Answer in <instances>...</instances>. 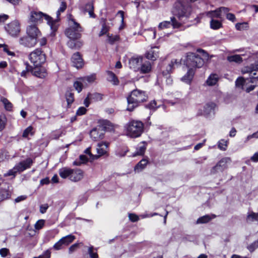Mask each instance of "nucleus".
<instances>
[{
    "label": "nucleus",
    "mask_w": 258,
    "mask_h": 258,
    "mask_svg": "<svg viewBox=\"0 0 258 258\" xmlns=\"http://www.w3.org/2000/svg\"><path fill=\"white\" fill-rule=\"evenodd\" d=\"M147 98L148 96L145 92L138 89L133 90L127 98L128 102L127 110L130 111H133L140 103L146 101Z\"/></svg>",
    "instance_id": "1"
},
{
    "label": "nucleus",
    "mask_w": 258,
    "mask_h": 258,
    "mask_svg": "<svg viewBox=\"0 0 258 258\" xmlns=\"http://www.w3.org/2000/svg\"><path fill=\"white\" fill-rule=\"evenodd\" d=\"M43 19L46 21L47 23L49 25L51 30L55 32L57 29V20H53L51 17L41 12L32 11L30 13L29 21L31 22L36 23L41 22Z\"/></svg>",
    "instance_id": "2"
},
{
    "label": "nucleus",
    "mask_w": 258,
    "mask_h": 258,
    "mask_svg": "<svg viewBox=\"0 0 258 258\" xmlns=\"http://www.w3.org/2000/svg\"><path fill=\"white\" fill-rule=\"evenodd\" d=\"M69 27L65 31V34L70 39H78L81 37L83 31L80 24L73 18L72 15L68 16Z\"/></svg>",
    "instance_id": "3"
},
{
    "label": "nucleus",
    "mask_w": 258,
    "mask_h": 258,
    "mask_svg": "<svg viewBox=\"0 0 258 258\" xmlns=\"http://www.w3.org/2000/svg\"><path fill=\"white\" fill-rule=\"evenodd\" d=\"M126 135L132 138H137L142 134L144 130V124L140 121L132 120L129 122L126 126Z\"/></svg>",
    "instance_id": "4"
},
{
    "label": "nucleus",
    "mask_w": 258,
    "mask_h": 258,
    "mask_svg": "<svg viewBox=\"0 0 258 258\" xmlns=\"http://www.w3.org/2000/svg\"><path fill=\"white\" fill-rule=\"evenodd\" d=\"M33 163V161L31 158H27L25 160L20 162L17 164L13 169L9 170L7 173L4 174V176H13L15 177L17 172H22L27 169L30 168Z\"/></svg>",
    "instance_id": "5"
},
{
    "label": "nucleus",
    "mask_w": 258,
    "mask_h": 258,
    "mask_svg": "<svg viewBox=\"0 0 258 258\" xmlns=\"http://www.w3.org/2000/svg\"><path fill=\"white\" fill-rule=\"evenodd\" d=\"M185 14V12L181 11V13L175 14L174 16L170 18V21H165L159 23L158 25L159 29L162 30L165 28H170L172 26L173 28H178L181 26V23L178 20L183 17Z\"/></svg>",
    "instance_id": "6"
},
{
    "label": "nucleus",
    "mask_w": 258,
    "mask_h": 258,
    "mask_svg": "<svg viewBox=\"0 0 258 258\" xmlns=\"http://www.w3.org/2000/svg\"><path fill=\"white\" fill-rule=\"evenodd\" d=\"M29 59L34 67H40L45 62L46 56L40 48H37L29 55Z\"/></svg>",
    "instance_id": "7"
},
{
    "label": "nucleus",
    "mask_w": 258,
    "mask_h": 258,
    "mask_svg": "<svg viewBox=\"0 0 258 258\" xmlns=\"http://www.w3.org/2000/svg\"><path fill=\"white\" fill-rule=\"evenodd\" d=\"M204 63V59L199 55L194 53H189L187 55L185 64L188 69L201 68Z\"/></svg>",
    "instance_id": "8"
},
{
    "label": "nucleus",
    "mask_w": 258,
    "mask_h": 258,
    "mask_svg": "<svg viewBox=\"0 0 258 258\" xmlns=\"http://www.w3.org/2000/svg\"><path fill=\"white\" fill-rule=\"evenodd\" d=\"M179 64V62L176 59H172L170 61L167 60H164L160 64V70L163 76H168L172 72V70L176 66H178Z\"/></svg>",
    "instance_id": "9"
},
{
    "label": "nucleus",
    "mask_w": 258,
    "mask_h": 258,
    "mask_svg": "<svg viewBox=\"0 0 258 258\" xmlns=\"http://www.w3.org/2000/svg\"><path fill=\"white\" fill-rule=\"evenodd\" d=\"M5 28L7 32L12 37H17L21 31L20 23L17 20L8 24Z\"/></svg>",
    "instance_id": "10"
},
{
    "label": "nucleus",
    "mask_w": 258,
    "mask_h": 258,
    "mask_svg": "<svg viewBox=\"0 0 258 258\" xmlns=\"http://www.w3.org/2000/svg\"><path fill=\"white\" fill-rule=\"evenodd\" d=\"M230 161V158L229 157L223 158L211 169V174H215L223 172L227 168V164Z\"/></svg>",
    "instance_id": "11"
},
{
    "label": "nucleus",
    "mask_w": 258,
    "mask_h": 258,
    "mask_svg": "<svg viewBox=\"0 0 258 258\" xmlns=\"http://www.w3.org/2000/svg\"><path fill=\"white\" fill-rule=\"evenodd\" d=\"M258 70V64H252L249 67H245L242 70V74L248 73L249 74V82L255 83L258 81V75L257 76L256 72Z\"/></svg>",
    "instance_id": "12"
},
{
    "label": "nucleus",
    "mask_w": 258,
    "mask_h": 258,
    "mask_svg": "<svg viewBox=\"0 0 258 258\" xmlns=\"http://www.w3.org/2000/svg\"><path fill=\"white\" fill-rule=\"evenodd\" d=\"M105 130L103 127L99 126L92 129L90 133L91 138L95 141H99L104 138Z\"/></svg>",
    "instance_id": "13"
},
{
    "label": "nucleus",
    "mask_w": 258,
    "mask_h": 258,
    "mask_svg": "<svg viewBox=\"0 0 258 258\" xmlns=\"http://www.w3.org/2000/svg\"><path fill=\"white\" fill-rule=\"evenodd\" d=\"M109 143L107 142H101L98 144L97 152L98 155H94V158L97 159L99 157L106 155L108 150Z\"/></svg>",
    "instance_id": "14"
},
{
    "label": "nucleus",
    "mask_w": 258,
    "mask_h": 258,
    "mask_svg": "<svg viewBox=\"0 0 258 258\" xmlns=\"http://www.w3.org/2000/svg\"><path fill=\"white\" fill-rule=\"evenodd\" d=\"M37 42V40L36 39H34L28 35L23 36L19 39L20 44L27 47H34Z\"/></svg>",
    "instance_id": "15"
},
{
    "label": "nucleus",
    "mask_w": 258,
    "mask_h": 258,
    "mask_svg": "<svg viewBox=\"0 0 258 258\" xmlns=\"http://www.w3.org/2000/svg\"><path fill=\"white\" fill-rule=\"evenodd\" d=\"M215 107L216 104L214 103H208L203 107V109H199L198 114L207 116L214 111Z\"/></svg>",
    "instance_id": "16"
},
{
    "label": "nucleus",
    "mask_w": 258,
    "mask_h": 258,
    "mask_svg": "<svg viewBox=\"0 0 258 258\" xmlns=\"http://www.w3.org/2000/svg\"><path fill=\"white\" fill-rule=\"evenodd\" d=\"M27 35L36 39L41 35V32L35 25H30L26 29Z\"/></svg>",
    "instance_id": "17"
},
{
    "label": "nucleus",
    "mask_w": 258,
    "mask_h": 258,
    "mask_svg": "<svg viewBox=\"0 0 258 258\" xmlns=\"http://www.w3.org/2000/svg\"><path fill=\"white\" fill-rule=\"evenodd\" d=\"M70 180L73 182H78L81 180L84 176L83 171L79 168L72 169Z\"/></svg>",
    "instance_id": "18"
},
{
    "label": "nucleus",
    "mask_w": 258,
    "mask_h": 258,
    "mask_svg": "<svg viewBox=\"0 0 258 258\" xmlns=\"http://www.w3.org/2000/svg\"><path fill=\"white\" fill-rule=\"evenodd\" d=\"M72 62L73 66L77 69L82 67L83 61L79 52H76L73 54L72 57Z\"/></svg>",
    "instance_id": "19"
},
{
    "label": "nucleus",
    "mask_w": 258,
    "mask_h": 258,
    "mask_svg": "<svg viewBox=\"0 0 258 258\" xmlns=\"http://www.w3.org/2000/svg\"><path fill=\"white\" fill-rule=\"evenodd\" d=\"M142 61L143 58L142 57H132L129 61L130 67L135 70L139 69Z\"/></svg>",
    "instance_id": "20"
},
{
    "label": "nucleus",
    "mask_w": 258,
    "mask_h": 258,
    "mask_svg": "<svg viewBox=\"0 0 258 258\" xmlns=\"http://www.w3.org/2000/svg\"><path fill=\"white\" fill-rule=\"evenodd\" d=\"M158 47H154L146 53V56L149 59L154 60L158 57Z\"/></svg>",
    "instance_id": "21"
},
{
    "label": "nucleus",
    "mask_w": 258,
    "mask_h": 258,
    "mask_svg": "<svg viewBox=\"0 0 258 258\" xmlns=\"http://www.w3.org/2000/svg\"><path fill=\"white\" fill-rule=\"evenodd\" d=\"M195 70L192 68L188 69L186 74L181 78V81L188 84H189L194 77Z\"/></svg>",
    "instance_id": "22"
},
{
    "label": "nucleus",
    "mask_w": 258,
    "mask_h": 258,
    "mask_svg": "<svg viewBox=\"0 0 258 258\" xmlns=\"http://www.w3.org/2000/svg\"><path fill=\"white\" fill-rule=\"evenodd\" d=\"M147 143L146 142L140 143L137 148L136 152L133 155V157L139 155H143L146 149Z\"/></svg>",
    "instance_id": "23"
},
{
    "label": "nucleus",
    "mask_w": 258,
    "mask_h": 258,
    "mask_svg": "<svg viewBox=\"0 0 258 258\" xmlns=\"http://www.w3.org/2000/svg\"><path fill=\"white\" fill-rule=\"evenodd\" d=\"M72 169L68 167H63L59 169L58 173L59 176L63 178H69L70 180Z\"/></svg>",
    "instance_id": "24"
},
{
    "label": "nucleus",
    "mask_w": 258,
    "mask_h": 258,
    "mask_svg": "<svg viewBox=\"0 0 258 258\" xmlns=\"http://www.w3.org/2000/svg\"><path fill=\"white\" fill-rule=\"evenodd\" d=\"M83 12L84 13L88 12L90 17L95 18L96 15L94 13V6L92 3H88L85 6Z\"/></svg>",
    "instance_id": "25"
},
{
    "label": "nucleus",
    "mask_w": 258,
    "mask_h": 258,
    "mask_svg": "<svg viewBox=\"0 0 258 258\" xmlns=\"http://www.w3.org/2000/svg\"><path fill=\"white\" fill-rule=\"evenodd\" d=\"M141 73L146 74L149 73L151 70V63L149 61H142V63L140 67Z\"/></svg>",
    "instance_id": "26"
},
{
    "label": "nucleus",
    "mask_w": 258,
    "mask_h": 258,
    "mask_svg": "<svg viewBox=\"0 0 258 258\" xmlns=\"http://www.w3.org/2000/svg\"><path fill=\"white\" fill-rule=\"evenodd\" d=\"M219 80V76L216 74H211L207 80L206 83L208 86H214Z\"/></svg>",
    "instance_id": "27"
},
{
    "label": "nucleus",
    "mask_w": 258,
    "mask_h": 258,
    "mask_svg": "<svg viewBox=\"0 0 258 258\" xmlns=\"http://www.w3.org/2000/svg\"><path fill=\"white\" fill-rule=\"evenodd\" d=\"M206 16L211 18V20L215 18H221V14L218 9L215 11H211L207 12Z\"/></svg>",
    "instance_id": "28"
},
{
    "label": "nucleus",
    "mask_w": 258,
    "mask_h": 258,
    "mask_svg": "<svg viewBox=\"0 0 258 258\" xmlns=\"http://www.w3.org/2000/svg\"><path fill=\"white\" fill-rule=\"evenodd\" d=\"M11 191L9 189H1L0 190V202L9 199L11 196Z\"/></svg>",
    "instance_id": "29"
},
{
    "label": "nucleus",
    "mask_w": 258,
    "mask_h": 258,
    "mask_svg": "<svg viewBox=\"0 0 258 258\" xmlns=\"http://www.w3.org/2000/svg\"><path fill=\"white\" fill-rule=\"evenodd\" d=\"M76 39H70L67 43L69 47L72 49H79L82 46L81 41H76Z\"/></svg>",
    "instance_id": "30"
},
{
    "label": "nucleus",
    "mask_w": 258,
    "mask_h": 258,
    "mask_svg": "<svg viewBox=\"0 0 258 258\" xmlns=\"http://www.w3.org/2000/svg\"><path fill=\"white\" fill-rule=\"evenodd\" d=\"M108 75V80L111 82L113 85H117L119 84V81L115 75L111 71L107 72Z\"/></svg>",
    "instance_id": "31"
},
{
    "label": "nucleus",
    "mask_w": 258,
    "mask_h": 258,
    "mask_svg": "<svg viewBox=\"0 0 258 258\" xmlns=\"http://www.w3.org/2000/svg\"><path fill=\"white\" fill-rule=\"evenodd\" d=\"M148 163L146 159H142L135 167V171L136 172H140L143 169Z\"/></svg>",
    "instance_id": "32"
},
{
    "label": "nucleus",
    "mask_w": 258,
    "mask_h": 258,
    "mask_svg": "<svg viewBox=\"0 0 258 258\" xmlns=\"http://www.w3.org/2000/svg\"><path fill=\"white\" fill-rule=\"evenodd\" d=\"M210 27L214 30H217L222 27L221 21L216 19L211 20Z\"/></svg>",
    "instance_id": "33"
},
{
    "label": "nucleus",
    "mask_w": 258,
    "mask_h": 258,
    "mask_svg": "<svg viewBox=\"0 0 258 258\" xmlns=\"http://www.w3.org/2000/svg\"><path fill=\"white\" fill-rule=\"evenodd\" d=\"M227 60L230 62L240 63L242 61V58L240 55L235 54L228 56L227 57Z\"/></svg>",
    "instance_id": "34"
},
{
    "label": "nucleus",
    "mask_w": 258,
    "mask_h": 258,
    "mask_svg": "<svg viewBox=\"0 0 258 258\" xmlns=\"http://www.w3.org/2000/svg\"><path fill=\"white\" fill-rule=\"evenodd\" d=\"M61 239L62 240L64 245L67 246L75 239V236L72 234H70L62 237Z\"/></svg>",
    "instance_id": "35"
},
{
    "label": "nucleus",
    "mask_w": 258,
    "mask_h": 258,
    "mask_svg": "<svg viewBox=\"0 0 258 258\" xmlns=\"http://www.w3.org/2000/svg\"><path fill=\"white\" fill-rule=\"evenodd\" d=\"M212 217H211L209 215H206L204 216H202L199 218L197 221V223H206L210 221L212 218H214L216 217L215 215H212Z\"/></svg>",
    "instance_id": "36"
},
{
    "label": "nucleus",
    "mask_w": 258,
    "mask_h": 258,
    "mask_svg": "<svg viewBox=\"0 0 258 258\" xmlns=\"http://www.w3.org/2000/svg\"><path fill=\"white\" fill-rule=\"evenodd\" d=\"M160 104H157V102L155 100L151 101L149 103L146 105L145 107L152 110L153 111H155L157 108L160 107Z\"/></svg>",
    "instance_id": "37"
},
{
    "label": "nucleus",
    "mask_w": 258,
    "mask_h": 258,
    "mask_svg": "<svg viewBox=\"0 0 258 258\" xmlns=\"http://www.w3.org/2000/svg\"><path fill=\"white\" fill-rule=\"evenodd\" d=\"M1 101L3 103L7 110L11 111L12 110L13 105L7 98L3 97L1 98Z\"/></svg>",
    "instance_id": "38"
},
{
    "label": "nucleus",
    "mask_w": 258,
    "mask_h": 258,
    "mask_svg": "<svg viewBox=\"0 0 258 258\" xmlns=\"http://www.w3.org/2000/svg\"><path fill=\"white\" fill-rule=\"evenodd\" d=\"M66 98L68 103V106L70 107V105L74 102V94L70 91H67L66 93Z\"/></svg>",
    "instance_id": "39"
},
{
    "label": "nucleus",
    "mask_w": 258,
    "mask_h": 258,
    "mask_svg": "<svg viewBox=\"0 0 258 258\" xmlns=\"http://www.w3.org/2000/svg\"><path fill=\"white\" fill-rule=\"evenodd\" d=\"M31 72L33 75L37 77L42 78L44 77V75L41 73L39 67H34V68H32L31 67Z\"/></svg>",
    "instance_id": "40"
},
{
    "label": "nucleus",
    "mask_w": 258,
    "mask_h": 258,
    "mask_svg": "<svg viewBox=\"0 0 258 258\" xmlns=\"http://www.w3.org/2000/svg\"><path fill=\"white\" fill-rule=\"evenodd\" d=\"M228 146V141L224 139L221 140L218 143V148L222 151H225Z\"/></svg>",
    "instance_id": "41"
},
{
    "label": "nucleus",
    "mask_w": 258,
    "mask_h": 258,
    "mask_svg": "<svg viewBox=\"0 0 258 258\" xmlns=\"http://www.w3.org/2000/svg\"><path fill=\"white\" fill-rule=\"evenodd\" d=\"M88 94L91 98V100L95 101H100L102 99V95L98 93H89Z\"/></svg>",
    "instance_id": "42"
},
{
    "label": "nucleus",
    "mask_w": 258,
    "mask_h": 258,
    "mask_svg": "<svg viewBox=\"0 0 258 258\" xmlns=\"http://www.w3.org/2000/svg\"><path fill=\"white\" fill-rule=\"evenodd\" d=\"M247 220L251 222L255 221L258 222V213H255L253 212L249 213L247 216Z\"/></svg>",
    "instance_id": "43"
},
{
    "label": "nucleus",
    "mask_w": 258,
    "mask_h": 258,
    "mask_svg": "<svg viewBox=\"0 0 258 258\" xmlns=\"http://www.w3.org/2000/svg\"><path fill=\"white\" fill-rule=\"evenodd\" d=\"M67 8V4L64 2H62L60 4V6L58 10H57L56 12V16L57 19H56L57 20V22L58 21V18L59 15H60V13L63 12Z\"/></svg>",
    "instance_id": "44"
},
{
    "label": "nucleus",
    "mask_w": 258,
    "mask_h": 258,
    "mask_svg": "<svg viewBox=\"0 0 258 258\" xmlns=\"http://www.w3.org/2000/svg\"><path fill=\"white\" fill-rule=\"evenodd\" d=\"M245 80L242 77H239L235 81V85L237 87L243 89Z\"/></svg>",
    "instance_id": "45"
},
{
    "label": "nucleus",
    "mask_w": 258,
    "mask_h": 258,
    "mask_svg": "<svg viewBox=\"0 0 258 258\" xmlns=\"http://www.w3.org/2000/svg\"><path fill=\"white\" fill-rule=\"evenodd\" d=\"M108 36V41L109 43L111 44H113L116 41H118L119 40V37L118 35H111L110 36L109 34L107 35Z\"/></svg>",
    "instance_id": "46"
},
{
    "label": "nucleus",
    "mask_w": 258,
    "mask_h": 258,
    "mask_svg": "<svg viewBox=\"0 0 258 258\" xmlns=\"http://www.w3.org/2000/svg\"><path fill=\"white\" fill-rule=\"evenodd\" d=\"M33 127L31 126H28L23 132V137L27 138L29 135H33Z\"/></svg>",
    "instance_id": "47"
},
{
    "label": "nucleus",
    "mask_w": 258,
    "mask_h": 258,
    "mask_svg": "<svg viewBox=\"0 0 258 258\" xmlns=\"http://www.w3.org/2000/svg\"><path fill=\"white\" fill-rule=\"evenodd\" d=\"M63 246H65L64 245L62 240H61L60 239L58 241L54 244L53 248L56 250H58L63 248Z\"/></svg>",
    "instance_id": "48"
},
{
    "label": "nucleus",
    "mask_w": 258,
    "mask_h": 258,
    "mask_svg": "<svg viewBox=\"0 0 258 258\" xmlns=\"http://www.w3.org/2000/svg\"><path fill=\"white\" fill-rule=\"evenodd\" d=\"M128 151V150L126 149H120L118 148L116 151V155L119 157H123L124 156L126 155V152Z\"/></svg>",
    "instance_id": "49"
},
{
    "label": "nucleus",
    "mask_w": 258,
    "mask_h": 258,
    "mask_svg": "<svg viewBox=\"0 0 258 258\" xmlns=\"http://www.w3.org/2000/svg\"><path fill=\"white\" fill-rule=\"evenodd\" d=\"M44 223V220H39L35 224V228L37 230L41 229L43 227Z\"/></svg>",
    "instance_id": "50"
},
{
    "label": "nucleus",
    "mask_w": 258,
    "mask_h": 258,
    "mask_svg": "<svg viewBox=\"0 0 258 258\" xmlns=\"http://www.w3.org/2000/svg\"><path fill=\"white\" fill-rule=\"evenodd\" d=\"M74 87L75 88V89L79 93L82 90L83 85L82 83H81L80 82L76 81L74 83Z\"/></svg>",
    "instance_id": "51"
},
{
    "label": "nucleus",
    "mask_w": 258,
    "mask_h": 258,
    "mask_svg": "<svg viewBox=\"0 0 258 258\" xmlns=\"http://www.w3.org/2000/svg\"><path fill=\"white\" fill-rule=\"evenodd\" d=\"M6 119L4 115H0V131L5 127Z\"/></svg>",
    "instance_id": "52"
},
{
    "label": "nucleus",
    "mask_w": 258,
    "mask_h": 258,
    "mask_svg": "<svg viewBox=\"0 0 258 258\" xmlns=\"http://www.w3.org/2000/svg\"><path fill=\"white\" fill-rule=\"evenodd\" d=\"M88 253L91 258H98V256L97 252H93V247L91 246L88 249Z\"/></svg>",
    "instance_id": "53"
},
{
    "label": "nucleus",
    "mask_w": 258,
    "mask_h": 258,
    "mask_svg": "<svg viewBox=\"0 0 258 258\" xmlns=\"http://www.w3.org/2000/svg\"><path fill=\"white\" fill-rule=\"evenodd\" d=\"M31 66H29L28 64H26V68L25 70H23L21 73V76L23 77H26L27 76V74L29 72H31Z\"/></svg>",
    "instance_id": "54"
},
{
    "label": "nucleus",
    "mask_w": 258,
    "mask_h": 258,
    "mask_svg": "<svg viewBox=\"0 0 258 258\" xmlns=\"http://www.w3.org/2000/svg\"><path fill=\"white\" fill-rule=\"evenodd\" d=\"M79 243H75L71 245L69 248V252L70 254L72 253L75 251L79 247Z\"/></svg>",
    "instance_id": "55"
},
{
    "label": "nucleus",
    "mask_w": 258,
    "mask_h": 258,
    "mask_svg": "<svg viewBox=\"0 0 258 258\" xmlns=\"http://www.w3.org/2000/svg\"><path fill=\"white\" fill-rule=\"evenodd\" d=\"M108 27L105 25V24L104 23L102 25V29H101V30L100 31V33L99 34V36H102L103 35L106 34L108 32Z\"/></svg>",
    "instance_id": "56"
},
{
    "label": "nucleus",
    "mask_w": 258,
    "mask_h": 258,
    "mask_svg": "<svg viewBox=\"0 0 258 258\" xmlns=\"http://www.w3.org/2000/svg\"><path fill=\"white\" fill-rule=\"evenodd\" d=\"M258 247V241H255L248 246V249L250 251H253Z\"/></svg>",
    "instance_id": "57"
},
{
    "label": "nucleus",
    "mask_w": 258,
    "mask_h": 258,
    "mask_svg": "<svg viewBox=\"0 0 258 258\" xmlns=\"http://www.w3.org/2000/svg\"><path fill=\"white\" fill-rule=\"evenodd\" d=\"M9 253V250L7 248H3L0 249V255L2 257H6Z\"/></svg>",
    "instance_id": "58"
},
{
    "label": "nucleus",
    "mask_w": 258,
    "mask_h": 258,
    "mask_svg": "<svg viewBox=\"0 0 258 258\" xmlns=\"http://www.w3.org/2000/svg\"><path fill=\"white\" fill-rule=\"evenodd\" d=\"M128 217L130 220L133 222H137L139 220V217L135 214H129Z\"/></svg>",
    "instance_id": "59"
},
{
    "label": "nucleus",
    "mask_w": 258,
    "mask_h": 258,
    "mask_svg": "<svg viewBox=\"0 0 258 258\" xmlns=\"http://www.w3.org/2000/svg\"><path fill=\"white\" fill-rule=\"evenodd\" d=\"M51 252L49 250H46L44 254L42 255H40L38 257H35L33 258H50Z\"/></svg>",
    "instance_id": "60"
},
{
    "label": "nucleus",
    "mask_w": 258,
    "mask_h": 258,
    "mask_svg": "<svg viewBox=\"0 0 258 258\" xmlns=\"http://www.w3.org/2000/svg\"><path fill=\"white\" fill-rule=\"evenodd\" d=\"M87 109L85 107H80L77 110L76 114L78 115H82L86 112Z\"/></svg>",
    "instance_id": "61"
},
{
    "label": "nucleus",
    "mask_w": 258,
    "mask_h": 258,
    "mask_svg": "<svg viewBox=\"0 0 258 258\" xmlns=\"http://www.w3.org/2000/svg\"><path fill=\"white\" fill-rule=\"evenodd\" d=\"M226 18L232 22H235L236 20L235 15L232 13H227Z\"/></svg>",
    "instance_id": "62"
},
{
    "label": "nucleus",
    "mask_w": 258,
    "mask_h": 258,
    "mask_svg": "<svg viewBox=\"0 0 258 258\" xmlns=\"http://www.w3.org/2000/svg\"><path fill=\"white\" fill-rule=\"evenodd\" d=\"M48 208L47 204L42 205L40 207V212L41 213L43 214L46 212Z\"/></svg>",
    "instance_id": "63"
},
{
    "label": "nucleus",
    "mask_w": 258,
    "mask_h": 258,
    "mask_svg": "<svg viewBox=\"0 0 258 258\" xmlns=\"http://www.w3.org/2000/svg\"><path fill=\"white\" fill-rule=\"evenodd\" d=\"M95 79V76L94 75H91L87 76L84 78V80H87L89 83L93 82Z\"/></svg>",
    "instance_id": "64"
}]
</instances>
